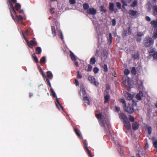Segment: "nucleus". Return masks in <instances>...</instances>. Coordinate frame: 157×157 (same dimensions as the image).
Segmentation results:
<instances>
[{"label":"nucleus","instance_id":"24","mask_svg":"<svg viewBox=\"0 0 157 157\" xmlns=\"http://www.w3.org/2000/svg\"><path fill=\"white\" fill-rule=\"evenodd\" d=\"M70 52L71 56L72 59L73 60L75 61L76 60L75 56V55L71 51H70Z\"/></svg>","mask_w":157,"mask_h":157},{"label":"nucleus","instance_id":"42","mask_svg":"<svg viewBox=\"0 0 157 157\" xmlns=\"http://www.w3.org/2000/svg\"><path fill=\"white\" fill-rule=\"evenodd\" d=\"M69 3L71 4H74L75 3V0H70L69 1Z\"/></svg>","mask_w":157,"mask_h":157},{"label":"nucleus","instance_id":"31","mask_svg":"<svg viewBox=\"0 0 157 157\" xmlns=\"http://www.w3.org/2000/svg\"><path fill=\"white\" fill-rule=\"evenodd\" d=\"M83 7L84 10H88L89 8V6L87 3H85L83 5Z\"/></svg>","mask_w":157,"mask_h":157},{"label":"nucleus","instance_id":"19","mask_svg":"<svg viewBox=\"0 0 157 157\" xmlns=\"http://www.w3.org/2000/svg\"><path fill=\"white\" fill-rule=\"evenodd\" d=\"M137 12L133 10H130L128 12V13L129 15L132 16H134L136 15Z\"/></svg>","mask_w":157,"mask_h":157},{"label":"nucleus","instance_id":"40","mask_svg":"<svg viewBox=\"0 0 157 157\" xmlns=\"http://www.w3.org/2000/svg\"><path fill=\"white\" fill-rule=\"evenodd\" d=\"M100 10L101 11L103 12H105L106 11V10L104 8V7L103 6L100 7Z\"/></svg>","mask_w":157,"mask_h":157},{"label":"nucleus","instance_id":"56","mask_svg":"<svg viewBox=\"0 0 157 157\" xmlns=\"http://www.w3.org/2000/svg\"><path fill=\"white\" fill-rule=\"evenodd\" d=\"M75 65L77 67H78V63L77 61H76V60L75 61Z\"/></svg>","mask_w":157,"mask_h":157},{"label":"nucleus","instance_id":"23","mask_svg":"<svg viewBox=\"0 0 157 157\" xmlns=\"http://www.w3.org/2000/svg\"><path fill=\"white\" fill-rule=\"evenodd\" d=\"M137 4V1L136 0H134L132 2V4L131 5L132 7H134L136 6Z\"/></svg>","mask_w":157,"mask_h":157},{"label":"nucleus","instance_id":"57","mask_svg":"<svg viewBox=\"0 0 157 157\" xmlns=\"http://www.w3.org/2000/svg\"><path fill=\"white\" fill-rule=\"evenodd\" d=\"M133 56L135 58L137 59L138 57V55L137 54H136L135 56Z\"/></svg>","mask_w":157,"mask_h":157},{"label":"nucleus","instance_id":"59","mask_svg":"<svg viewBox=\"0 0 157 157\" xmlns=\"http://www.w3.org/2000/svg\"><path fill=\"white\" fill-rule=\"evenodd\" d=\"M86 149L88 153L90 155V156H91V155H90V151L88 150V148H87L86 147Z\"/></svg>","mask_w":157,"mask_h":157},{"label":"nucleus","instance_id":"9","mask_svg":"<svg viewBox=\"0 0 157 157\" xmlns=\"http://www.w3.org/2000/svg\"><path fill=\"white\" fill-rule=\"evenodd\" d=\"M87 13L92 15H95L97 13L96 10L94 8H89L87 10Z\"/></svg>","mask_w":157,"mask_h":157},{"label":"nucleus","instance_id":"18","mask_svg":"<svg viewBox=\"0 0 157 157\" xmlns=\"http://www.w3.org/2000/svg\"><path fill=\"white\" fill-rule=\"evenodd\" d=\"M132 128L134 129H137L139 127L138 124L136 122H133L132 125Z\"/></svg>","mask_w":157,"mask_h":157},{"label":"nucleus","instance_id":"47","mask_svg":"<svg viewBox=\"0 0 157 157\" xmlns=\"http://www.w3.org/2000/svg\"><path fill=\"white\" fill-rule=\"evenodd\" d=\"M116 21L115 19H113L112 20V25L113 26H115L116 25Z\"/></svg>","mask_w":157,"mask_h":157},{"label":"nucleus","instance_id":"36","mask_svg":"<svg viewBox=\"0 0 157 157\" xmlns=\"http://www.w3.org/2000/svg\"><path fill=\"white\" fill-rule=\"evenodd\" d=\"M103 68L104 69V71L105 72H106L108 71V68H107V66L106 64H104L103 67Z\"/></svg>","mask_w":157,"mask_h":157},{"label":"nucleus","instance_id":"38","mask_svg":"<svg viewBox=\"0 0 157 157\" xmlns=\"http://www.w3.org/2000/svg\"><path fill=\"white\" fill-rule=\"evenodd\" d=\"M92 68V67L90 65H88V68L87 69V71H90Z\"/></svg>","mask_w":157,"mask_h":157},{"label":"nucleus","instance_id":"58","mask_svg":"<svg viewBox=\"0 0 157 157\" xmlns=\"http://www.w3.org/2000/svg\"><path fill=\"white\" fill-rule=\"evenodd\" d=\"M154 13L156 12L157 13V7H155L154 9Z\"/></svg>","mask_w":157,"mask_h":157},{"label":"nucleus","instance_id":"12","mask_svg":"<svg viewBox=\"0 0 157 157\" xmlns=\"http://www.w3.org/2000/svg\"><path fill=\"white\" fill-rule=\"evenodd\" d=\"M124 94L126 98L128 100H131L133 98V95L129 93H128L126 91L124 92Z\"/></svg>","mask_w":157,"mask_h":157},{"label":"nucleus","instance_id":"28","mask_svg":"<svg viewBox=\"0 0 157 157\" xmlns=\"http://www.w3.org/2000/svg\"><path fill=\"white\" fill-rule=\"evenodd\" d=\"M137 35L138 36V38H137V40L138 42H140V41L141 40V36H142V35H143V34H141L140 33H138L137 34Z\"/></svg>","mask_w":157,"mask_h":157},{"label":"nucleus","instance_id":"32","mask_svg":"<svg viewBox=\"0 0 157 157\" xmlns=\"http://www.w3.org/2000/svg\"><path fill=\"white\" fill-rule=\"evenodd\" d=\"M155 51V48H151L149 50V52L150 53H153Z\"/></svg>","mask_w":157,"mask_h":157},{"label":"nucleus","instance_id":"22","mask_svg":"<svg viewBox=\"0 0 157 157\" xmlns=\"http://www.w3.org/2000/svg\"><path fill=\"white\" fill-rule=\"evenodd\" d=\"M109 94H107L105 96V101L104 102L106 103L108 102L109 99Z\"/></svg>","mask_w":157,"mask_h":157},{"label":"nucleus","instance_id":"25","mask_svg":"<svg viewBox=\"0 0 157 157\" xmlns=\"http://www.w3.org/2000/svg\"><path fill=\"white\" fill-rule=\"evenodd\" d=\"M146 130L147 131L149 134H150L151 133L152 128L151 127L149 126H147L146 128Z\"/></svg>","mask_w":157,"mask_h":157},{"label":"nucleus","instance_id":"6","mask_svg":"<svg viewBox=\"0 0 157 157\" xmlns=\"http://www.w3.org/2000/svg\"><path fill=\"white\" fill-rule=\"evenodd\" d=\"M9 4L10 7L12 9L11 10V11H13L16 14V17L17 18V19L19 21V20H22L23 17L21 15L18 16L16 15V12L14 10V8L13 6L12 3L10 2H9Z\"/></svg>","mask_w":157,"mask_h":157},{"label":"nucleus","instance_id":"8","mask_svg":"<svg viewBox=\"0 0 157 157\" xmlns=\"http://www.w3.org/2000/svg\"><path fill=\"white\" fill-rule=\"evenodd\" d=\"M25 40L26 41L28 45L30 47L32 46L36 45L37 44L36 41L35 40H32L30 42H29L26 39H25Z\"/></svg>","mask_w":157,"mask_h":157},{"label":"nucleus","instance_id":"45","mask_svg":"<svg viewBox=\"0 0 157 157\" xmlns=\"http://www.w3.org/2000/svg\"><path fill=\"white\" fill-rule=\"evenodd\" d=\"M28 32V30H26L25 31V32L24 33H22L23 35V36L24 37V39H25H25H26V38L25 37V36L27 35V33Z\"/></svg>","mask_w":157,"mask_h":157},{"label":"nucleus","instance_id":"10","mask_svg":"<svg viewBox=\"0 0 157 157\" xmlns=\"http://www.w3.org/2000/svg\"><path fill=\"white\" fill-rule=\"evenodd\" d=\"M114 4L113 3H109V10L111 11L112 12L113 11H114L115 13H116L117 12V9H114Z\"/></svg>","mask_w":157,"mask_h":157},{"label":"nucleus","instance_id":"33","mask_svg":"<svg viewBox=\"0 0 157 157\" xmlns=\"http://www.w3.org/2000/svg\"><path fill=\"white\" fill-rule=\"evenodd\" d=\"M131 72L134 75H135L136 73V69L134 67H133L132 68V69L131 71Z\"/></svg>","mask_w":157,"mask_h":157},{"label":"nucleus","instance_id":"63","mask_svg":"<svg viewBox=\"0 0 157 157\" xmlns=\"http://www.w3.org/2000/svg\"><path fill=\"white\" fill-rule=\"evenodd\" d=\"M113 75L114 77H116V73H114V74H113Z\"/></svg>","mask_w":157,"mask_h":157},{"label":"nucleus","instance_id":"5","mask_svg":"<svg viewBox=\"0 0 157 157\" xmlns=\"http://www.w3.org/2000/svg\"><path fill=\"white\" fill-rule=\"evenodd\" d=\"M153 43V41L152 38L150 37L146 38L144 41V45L147 47H149Z\"/></svg>","mask_w":157,"mask_h":157},{"label":"nucleus","instance_id":"16","mask_svg":"<svg viewBox=\"0 0 157 157\" xmlns=\"http://www.w3.org/2000/svg\"><path fill=\"white\" fill-rule=\"evenodd\" d=\"M150 23L153 27L156 28L157 27V19L155 20L151 21Z\"/></svg>","mask_w":157,"mask_h":157},{"label":"nucleus","instance_id":"4","mask_svg":"<svg viewBox=\"0 0 157 157\" xmlns=\"http://www.w3.org/2000/svg\"><path fill=\"white\" fill-rule=\"evenodd\" d=\"M50 90L53 96L54 97L56 98L55 103L56 107L58 108V109H60V108L62 109H63V107L60 104L59 101H58V98H57L55 92L53 90L52 88Z\"/></svg>","mask_w":157,"mask_h":157},{"label":"nucleus","instance_id":"61","mask_svg":"<svg viewBox=\"0 0 157 157\" xmlns=\"http://www.w3.org/2000/svg\"><path fill=\"white\" fill-rule=\"evenodd\" d=\"M19 12L20 13H23V10H20Z\"/></svg>","mask_w":157,"mask_h":157},{"label":"nucleus","instance_id":"17","mask_svg":"<svg viewBox=\"0 0 157 157\" xmlns=\"http://www.w3.org/2000/svg\"><path fill=\"white\" fill-rule=\"evenodd\" d=\"M132 0H121V2L123 4V5L127 6L131 2Z\"/></svg>","mask_w":157,"mask_h":157},{"label":"nucleus","instance_id":"26","mask_svg":"<svg viewBox=\"0 0 157 157\" xmlns=\"http://www.w3.org/2000/svg\"><path fill=\"white\" fill-rule=\"evenodd\" d=\"M96 62L95 59L94 57L91 58L90 61V63L91 64H94Z\"/></svg>","mask_w":157,"mask_h":157},{"label":"nucleus","instance_id":"41","mask_svg":"<svg viewBox=\"0 0 157 157\" xmlns=\"http://www.w3.org/2000/svg\"><path fill=\"white\" fill-rule=\"evenodd\" d=\"M129 71L128 69H126L124 71V73L125 75H127L129 74Z\"/></svg>","mask_w":157,"mask_h":157},{"label":"nucleus","instance_id":"52","mask_svg":"<svg viewBox=\"0 0 157 157\" xmlns=\"http://www.w3.org/2000/svg\"><path fill=\"white\" fill-rule=\"evenodd\" d=\"M75 83L77 86H78L79 85V82L77 80H75Z\"/></svg>","mask_w":157,"mask_h":157},{"label":"nucleus","instance_id":"2","mask_svg":"<svg viewBox=\"0 0 157 157\" xmlns=\"http://www.w3.org/2000/svg\"><path fill=\"white\" fill-rule=\"evenodd\" d=\"M120 101L122 103L125 111L130 113L134 112V109L133 106L132 105H131L129 103L126 105L125 101L124 98H121L120 100Z\"/></svg>","mask_w":157,"mask_h":157},{"label":"nucleus","instance_id":"7","mask_svg":"<svg viewBox=\"0 0 157 157\" xmlns=\"http://www.w3.org/2000/svg\"><path fill=\"white\" fill-rule=\"evenodd\" d=\"M88 79L91 83L96 86L98 85V83L95 81V79L94 77L90 75L88 77Z\"/></svg>","mask_w":157,"mask_h":157},{"label":"nucleus","instance_id":"29","mask_svg":"<svg viewBox=\"0 0 157 157\" xmlns=\"http://www.w3.org/2000/svg\"><path fill=\"white\" fill-rule=\"evenodd\" d=\"M33 57L35 61L37 63H38V59L35 54L33 55Z\"/></svg>","mask_w":157,"mask_h":157},{"label":"nucleus","instance_id":"60","mask_svg":"<svg viewBox=\"0 0 157 157\" xmlns=\"http://www.w3.org/2000/svg\"><path fill=\"white\" fill-rule=\"evenodd\" d=\"M11 1L13 3H15L17 2L16 0H11Z\"/></svg>","mask_w":157,"mask_h":157},{"label":"nucleus","instance_id":"51","mask_svg":"<svg viewBox=\"0 0 157 157\" xmlns=\"http://www.w3.org/2000/svg\"><path fill=\"white\" fill-rule=\"evenodd\" d=\"M115 109L117 111H119L120 110V108L119 107H116Z\"/></svg>","mask_w":157,"mask_h":157},{"label":"nucleus","instance_id":"62","mask_svg":"<svg viewBox=\"0 0 157 157\" xmlns=\"http://www.w3.org/2000/svg\"><path fill=\"white\" fill-rule=\"evenodd\" d=\"M128 34L129 35L130 34H131V32H130V29H128Z\"/></svg>","mask_w":157,"mask_h":157},{"label":"nucleus","instance_id":"39","mask_svg":"<svg viewBox=\"0 0 157 157\" xmlns=\"http://www.w3.org/2000/svg\"><path fill=\"white\" fill-rule=\"evenodd\" d=\"M46 61V59L45 57H43L40 60L41 63H44Z\"/></svg>","mask_w":157,"mask_h":157},{"label":"nucleus","instance_id":"20","mask_svg":"<svg viewBox=\"0 0 157 157\" xmlns=\"http://www.w3.org/2000/svg\"><path fill=\"white\" fill-rule=\"evenodd\" d=\"M41 48L40 47H37L36 48V53L37 54L41 53Z\"/></svg>","mask_w":157,"mask_h":157},{"label":"nucleus","instance_id":"34","mask_svg":"<svg viewBox=\"0 0 157 157\" xmlns=\"http://www.w3.org/2000/svg\"><path fill=\"white\" fill-rule=\"evenodd\" d=\"M116 4L117 7L119 9H120L121 8V5L120 2H117L116 3Z\"/></svg>","mask_w":157,"mask_h":157},{"label":"nucleus","instance_id":"11","mask_svg":"<svg viewBox=\"0 0 157 157\" xmlns=\"http://www.w3.org/2000/svg\"><path fill=\"white\" fill-rule=\"evenodd\" d=\"M124 125L125 127L127 129H129L131 128V125L128 119L124 121Z\"/></svg>","mask_w":157,"mask_h":157},{"label":"nucleus","instance_id":"54","mask_svg":"<svg viewBox=\"0 0 157 157\" xmlns=\"http://www.w3.org/2000/svg\"><path fill=\"white\" fill-rule=\"evenodd\" d=\"M122 11L123 12H125L126 10L125 9V8L124 6H122Z\"/></svg>","mask_w":157,"mask_h":157},{"label":"nucleus","instance_id":"55","mask_svg":"<svg viewBox=\"0 0 157 157\" xmlns=\"http://www.w3.org/2000/svg\"><path fill=\"white\" fill-rule=\"evenodd\" d=\"M60 37L62 40H63V33L62 32H61Z\"/></svg>","mask_w":157,"mask_h":157},{"label":"nucleus","instance_id":"14","mask_svg":"<svg viewBox=\"0 0 157 157\" xmlns=\"http://www.w3.org/2000/svg\"><path fill=\"white\" fill-rule=\"evenodd\" d=\"M41 71L42 73V75L43 76V77L44 79H45L46 80V81L47 82L48 84L50 86V87H51V84L50 83V82H49V80L46 77V75H45V74L43 72V71L41 69Z\"/></svg>","mask_w":157,"mask_h":157},{"label":"nucleus","instance_id":"43","mask_svg":"<svg viewBox=\"0 0 157 157\" xmlns=\"http://www.w3.org/2000/svg\"><path fill=\"white\" fill-rule=\"evenodd\" d=\"M75 133H76L77 135L79 136H80V134L79 133V132H78V130H77V129L76 128H75Z\"/></svg>","mask_w":157,"mask_h":157},{"label":"nucleus","instance_id":"27","mask_svg":"<svg viewBox=\"0 0 157 157\" xmlns=\"http://www.w3.org/2000/svg\"><path fill=\"white\" fill-rule=\"evenodd\" d=\"M51 29L52 30V34L53 35H54V36H55L56 35V33L55 31V27L54 26H52Z\"/></svg>","mask_w":157,"mask_h":157},{"label":"nucleus","instance_id":"48","mask_svg":"<svg viewBox=\"0 0 157 157\" xmlns=\"http://www.w3.org/2000/svg\"><path fill=\"white\" fill-rule=\"evenodd\" d=\"M77 76L80 78H82V76L79 74V71L78 72Z\"/></svg>","mask_w":157,"mask_h":157},{"label":"nucleus","instance_id":"3","mask_svg":"<svg viewBox=\"0 0 157 157\" xmlns=\"http://www.w3.org/2000/svg\"><path fill=\"white\" fill-rule=\"evenodd\" d=\"M81 89L79 92V94L81 95H82H82L85 105L88 106L90 104V101L88 97L86 96V92L84 88L82 86L81 87Z\"/></svg>","mask_w":157,"mask_h":157},{"label":"nucleus","instance_id":"49","mask_svg":"<svg viewBox=\"0 0 157 157\" xmlns=\"http://www.w3.org/2000/svg\"><path fill=\"white\" fill-rule=\"evenodd\" d=\"M109 39L110 40V42H111L112 36V35L111 33H110L109 34Z\"/></svg>","mask_w":157,"mask_h":157},{"label":"nucleus","instance_id":"46","mask_svg":"<svg viewBox=\"0 0 157 157\" xmlns=\"http://www.w3.org/2000/svg\"><path fill=\"white\" fill-rule=\"evenodd\" d=\"M153 38L154 39L157 38V31L154 33Z\"/></svg>","mask_w":157,"mask_h":157},{"label":"nucleus","instance_id":"1","mask_svg":"<svg viewBox=\"0 0 157 157\" xmlns=\"http://www.w3.org/2000/svg\"><path fill=\"white\" fill-rule=\"evenodd\" d=\"M96 116L98 119L100 124L101 126L104 127L105 124H108V116L106 114H96Z\"/></svg>","mask_w":157,"mask_h":157},{"label":"nucleus","instance_id":"35","mask_svg":"<svg viewBox=\"0 0 157 157\" xmlns=\"http://www.w3.org/2000/svg\"><path fill=\"white\" fill-rule=\"evenodd\" d=\"M129 120L132 122L134 120V117L131 115L129 116Z\"/></svg>","mask_w":157,"mask_h":157},{"label":"nucleus","instance_id":"21","mask_svg":"<svg viewBox=\"0 0 157 157\" xmlns=\"http://www.w3.org/2000/svg\"><path fill=\"white\" fill-rule=\"evenodd\" d=\"M47 76L49 78H52L53 77L52 74L50 71L47 72Z\"/></svg>","mask_w":157,"mask_h":157},{"label":"nucleus","instance_id":"53","mask_svg":"<svg viewBox=\"0 0 157 157\" xmlns=\"http://www.w3.org/2000/svg\"><path fill=\"white\" fill-rule=\"evenodd\" d=\"M54 9L53 8H52L50 9V11L52 13H54V11H53Z\"/></svg>","mask_w":157,"mask_h":157},{"label":"nucleus","instance_id":"30","mask_svg":"<svg viewBox=\"0 0 157 157\" xmlns=\"http://www.w3.org/2000/svg\"><path fill=\"white\" fill-rule=\"evenodd\" d=\"M21 5L18 3H17L15 4V9L17 10H18L19 9L21 8Z\"/></svg>","mask_w":157,"mask_h":157},{"label":"nucleus","instance_id":"13","mask_svg":"<svg viewBox=\"0 0 157 157\" xmlns=\"http://www.w3.org/2000/svg\"><path fill=\"white\" fill-rule=\"evenodd\" d=\"M119 117L120 119H123L124 121L127 120L128 119L127 116L123 113H120L119 114Z\"/></svg>","mask_w":157,"mask_h":157},{"label":"nucleus","instance_id":"64","mask_svg":"<svg viewBox=\"0 0 157 157\" xmlns=\"http://www.w3.org/2000/svg\"><path fill=\"white\" fill-rule=\"evenodd\" d=\"M155 106L156 107V108H157V102L155 104Z\"/></svg>","mask_w":157,"mask_h":157},{"label":"nucleus","instance_id":"50","mask_svg":"<svg viewBox=\"0 0 157 157\" xmlns=\"http://www.w3.org/2000/svg\"><path fill=\"white\" fill-rule=\"evenodd\" d=\"M146 19L147 21H150L151 20V19L150 17L148 16L146 17Z\"/></svg>","mask_w":157,"mask_h":157},{"label":"nucleus","instance_id":"44","mask_svg":"<svg viewBox=\"0 0 157 157\" xmlns=\"http://www.w3.org/2000/svg\"><path fill=\"white\" fill-rule=\"evenodd\" d=\"M153 56L154 58L157 59V52H154L153 54Z\"/></svg>","mask_w":157,"mask_h":157},{"label":"nucleus","instance_id":"15","mask_svg":"<svg viewBox=\"0 0 157 157\" xmlns=\"http://www.w3.org/2000/svg\"><path fill=\"white\" fill-rule=\"evenodd\" d=\"M143 96V94L142 92L141 91H140L139 93L136 95V98L137 100H140Z\"/></svg>","mask_w":157,"mask_h":157},{"label":"nucleus","instance_id":"37","mask_svg":"<svg viewBox=\"0 0 157 157\" xmlns=\"http://www.w3.org/2000/svg\"><path fill=\"white\" fill-rule=\"evenodd\" d=\"M99 71V69L97 67H95L93 69V71L95 73H97Z\"/></svg>","mask_w":157,"mask_h":157}]
</instances>
